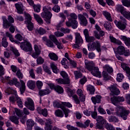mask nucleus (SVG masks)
I'll use <instances>...</instances> for the list:
<instances>
[{"mask_svg":"<svg viewBox=\"0 0 130 130\" xmlns=\"http://www.w3.org/2000/svg\"><path fill=\"white\" fill-rule=\"evenodd\" d=\"M105 126L106 129L107 130H115V128H114V127H113V125H112L111 124L107 123H106Z\"/></svg>","mask_w":130,"mask_h":130,"instance_id":"55","label":"nucleus"},{"mask_svg":"<svg viewBox=\"0 0 130 130\" xmlns=\"http://www.w3.org/2000/svg\"><path fill=\"white\" fill-rule=\"evenodd\" d=\"M50 93V90L48 89H40L39 91V95H40V96H45V95H48Z\"/></svg>","mask_w":130,"mask_h":130,"instance_id":"28","label":"nucleus"},{"mask_svg":"<svg viewBox=\"0 0 130 130\" xmlns=\"http://www.w3.org/2000/svg\"><path fill=\"white\" fill-rule=\"evenodd\" d=\"M32 8L34 9V12H36V13H39L41 10V6L39 4L38 5H34L32 6Z\"/></svg>","mask_w":130,"mask_h":130,"instance_id":"40","label":"nucleus"},{"mask_svg":"<svg viewBox=\"0 0 130 130\" xmlns=\"http://www.w3.org/2000/svg\"><path fill=\"white\" fill-rule=\"evenodd\" d=\"M48 56L50 57V59L52 60H54L55 61H56V60L58 59V57L54 53H50Z\"/></svg>","mask_w":130,"mask_h":130,"instance_id":"35","label":"nucleus"},{"mask_svg":"<svg viewBox=\"0 0 130 130\" xmlns=\"http://www.w3.org/2000/svg\"><path fill=\"white\" fill-rule=\"evenodd\" d=\"M6 37H8V38H9V40L10 41H11V42H15V43H16L17 44H19V43H20L19 42H18L17 41H16L15 39H14L13 35L11 34L9 32H6Z\"/></svg>","mask_w":130,"mask_h":130,"instance_id":"30","label":"nucleus"},{"mask_svg":"<svg viewBox=\"0 0 130 130\" xmlns=\"http://www.w3.org/2000/svg\"><path fill=\"white\" fill-rule=\"evenodd\" d=\"M29 77L31 78V79H36V76L35 75V73H34V70L32 69H30L29 71Z\"/></svg>","mask_w":130,"mask_h":130,"instance_id":"59","label":"nucleus"},{"mask_svg":"<svg viewBox=\"0 0 130 130\" xmlns=\"http://www.w3.org/2000/svg\"><path fill=\"white\" fill-rule=\"evenodd\" d=\"M37 58V64H43L44 63V58H42L41 56H38Z\"/></svg>","mask_w":130,"mask_h":130,"instance_id":"42","label":"nucleus"},{"mask_svg":"<svg viewBox=\"0 0 130 130\" xmlns=\"http://www.w3.org/2000/svg\"><path fill=\"white\" fill-rule=\"evenodd\" d=\"M36 86H37V87L38 88V89L40 90V89H41L42 88V87L43 86V82H42V81H41L40 80H38L36 82Z\"/></svg>","mask_w":130,"mask_h":130,"instance_id":"58","label":"nucleus"},{"mask_svg":"<svg viewBox=\"0 0 130 130\" xmlns=\"http://www.w3.org/2000/svg\"><path fill=\"white\" fill-rule=\"evenodd\" d=\"M0 80L2 83H6L7 82L9 85H11L12 86L15 85L17 88H20L19 89L21 94H23L26 91V84L24 81L22 80H20V82L18 81L17 78H13L11 80V77L6 76L5 79L2 76H0Z\"/></svg>","mask_w":130,"mask_h":130,"instance_id":"1","label":"nucleus"},{"mask_svg":"<svg viewBox=\"0 0 130 130\" xmlns=\"http://www.w3.org/2000/svg\"><path fill=\"white\" fill-rule=\"evenodd\" d=\"M14 93L18 106H19V107H20V108H23V102H22V100H21L20 98H19L18 95H17L16 91H14Z\"/></svg>","mask_w":130,"mask_h":130,"instance_id":"27","label":"nucleus"},{"mask_svg":"<svg viewBox=\"0 0 130 130\" xmlns=\"http://www.w3.org/2000/svg\"><path fill=\"white\" fill-rule=\"evenodd\" d=\"M50 68L54 74H58L59 73V70L57 68V65L55 62H52L50 63Z\"/></svg>","mask_w":130,"mask_h":130,"instance_id":"23","label":"nucleus"},{"mask_svg":"<svg viewBox=\"0 0 130 130\" xmlns=\"http://www.w3.org/2000/svg\"><path fill=\"white\" fill-rule=\"evenodd\" d=\"M27 86L31 89L33 90V89H35V86H36V82L35 81L33 80H29L27 83Z\"/></svg>","mask_w":130,"mask_h":130,"instance_id":"29","label":"nucleus"},{"mask_svg":"<svg viewBox=\"0 0 130 130\" xmlns=\"http://www.w3.org/2000/svg\"><path fill=\"white\" fill-rule=\"evenodd\" d=\"M70 18H69V21H72V20H76L78 19V16L75 13H71L70 15Z\"/></svg>","mask_w":130,"mask_h":130,"instance_id":"60","label":"nucleus"},{"mask_svg":"<svg viewBox=\"0 0 130 130\" xmlns=\"http://www.w3.org/2000/svg\"><path fill=\"white\" fill-rule=\"evenodd\" d=\"M20 48L22 50L28 52L32 51L33 48H32V45L30 42L25 41L24 42H22L20 43Z\"/></svg>","mask_w":130,"mask_h":130,"instance_id":"10","label":"nucleus"},{"mask_svg":"<svg viewBox=\"0 0 130 130\" xmlns=\"http://www.w3.org/2000/svg\"><path fill=\"white\" fill-rule=\"evenodd\" d=\"M125 51V49L122 46H120L117 48V52L120 55H123L124 52Z\"/></svg>","mask_w":130,"mask_h":130,"instance_id":"37","label":"nucleus"},{"mask_svg":"<svg viewBox=\"0 0 130 130\" xmlns=\"http://www.w3.org/2000/svg\"><path fill=\"white\" fill-rule=\"evenodd\" d=\"M59 17H60V18H61L62 20H61L59 24L57 25V27H61V26L62 25V23H64L67 19V17H66V15H64V14H63V13H60L59 14Z\"/></svg>","mask_w":130,"mask_h":130,"instance_id":"24","label":"nucleus"},{"mask_svg":"<svg viewBox=\"0 0 130 130\" xmlns=\"http://www.w3.org/2000/svg\"><path fill=\"white\" fill-rule=\"evenodd\" d=\"M109 122H118L119 120L118 118L115 116H112L109 118Z\"/></svg>","mask_w":130,"mask_h":130,"instance_id":"47","label":"nucleus"},{"mask_svg":"<svg viewBox=\"0 0 130 130\" xmlns=\"http://www.w3.org/2000/svg\"><path fill=\"white\" fill-rule=\"evenodd\" d=\"M2 45L5 48L8 47V45H9V43L7 41V38L6 37H3L2 39Z\"/></svg>","mask_w":130,"mask_h":130,"instance_id":"45","label":"nucleus"},{"mask_svg":"<svg viewBox=\"0 0 130 130\" xmlns=\"http://www.w3.org/2000/svg\"><path fill=\"white\" fill-rule=\"evenodd\" d=\"M34 17L39 24H40V25H42V24H43V19H42V18H41L40 16H39L38 14H34Z\"/></svg>","mask_w":130,"mask_h":130,"instance_id":"31","label":"nucleus"},{"mask_svg":"<svg viewBox=\"0 0 130 130\" xmlns=\"http://www.w3.org/2000/svg\"><path fill=\"white\" fill-rule=\"evenodd\" d=\"M43 69L44 70V72L45 73H47V74H48L49 75H51V71H50V69H49V68H48L46 64H44L43 66Z\"/></svg>","mask_w":130,"mask_h":130,"instance_id":"51","label":"nucleus"},{"mask_svg":"<svg viewBox=\"0 0 130 130\" xmlns=\"http://www.w3.org/2000/svg\"><path fill=\"white\" fill-rule=\"evenodd\" d=\"M55 91H56L59 94H61V93H63V88H62V87H61V86H60L59 85H57V86H56Z\"/></svg>","mask_w":130,"mask_h":130,"instance_id":"53","label":"nucleus"},{"mask_svg":"<svg viewBox=\"0 0 130 130\" xmlns=\"http://www.w3.org/2000/svg\"><path fill=\"white\" fill-rule=\"evenodd\" d=\"M63 102L55 101L53 102V106L56 108H60L62 110V111L64 112L65 117H68L69 116V113L71 112V111H70L69 109H67L66 107L63 106Z\"/></svg>","mask_w":130,"mask_h":130,"instance_id":"5","label":"nucleus"},{"mask_svg":"<svg viewBox=\"0 0 130 130\" xmlns=\"http://www.w3.org/2000/svg\"><path fill=\"white\" fill-rule=\"evenodd\" d=\"M25 106L30 110H34V102L32 99L27 98L26 101L24 103Z\"/></svg>","mask_w":130,"mask_h":130,"instance_id":"14","label":"nucleus"},{"mask_svg":"<svg viewBox=\"0 0 130 130\" xmlns=\"http://www.w3.org/2000/svg\"><path fill=\"white\" fill-rule=\"evenodd\" d=\"M88 48L89 51H94V50H96L98 52H101L102 50L101 49V44L98 41L93 42L91 45H88Z\"/></svg>","mask_w":130,"mask_h":130,"instance_id":"7","label":"nucleus"},{"mask_svg":"<svg viewBox=\"0 0 130 130\" xmlns=\"http://www.w3.org/2000/svg\"><path fill=\"white\" fill-rule=\"evenodd\" d=\"M55 115L57 117H63V112L59 109H57L55 111Z\"/></svg>","mask_w":130,"mask_h":130,"instance_id":"38","label":"nucleus"},{"mask_svg":"<svg viewBox=\"0 0 130 130\" xmlns=\"http://www.w3.org/2000/svg\"><path fill=\"white\" fill-rule=\"evenodd\" d=\"M34 50L35 52L31 53V55L34 58H37L38 56L40 55L41 53V46L36 44L34 45Z\"/></svg>","mask_w":130,"mask_h":130,"instance_id":"13","label":"nucleus"},{"mask_svg":"<svg viewBox=\"0 0 130 130\" xmlns=\"http://www.w3.org/2000/svg\"><path fill=\"white\" fill-rule=\"evenodd\" d=\"M108 90L110 91V94L112 96H115L116 95H119L120 94V91L116 86L114 85H111L107 88Z\"/></svg>","mask_w":130,"mask_h":130,"instance_id":"12","label":"nucleus"},{"mask_svg":"<svg viewBox=\"0 0 130 130\" xmlns=\"http://www.w3.org/2000/svg\"><path fill=\"white\" fill-rule=\"evenodd\" d=\"M87 90L89 91V92L93 94L94 93H95V88H94V86L91 85H88L87 86Z\"/></svg>","mask_w":130,"mask_h":130,"instance_id":"44","label":"nucleus"},{"mask_svg":"<svg viewBox=\"0 0 130 130\" xmlns=\"http://www.w3.org/2000/svg\"><path fill=\"white\" fill-rule=\"evenodd\" d=\"M15 8L17 10L18 14H23L24 9H23V5L19 3L15 4Z\"/></svg>","mask_w":130,"mask_h":130,"instance_id":"22","label":"nucleus"},{"mask_svg":"<svg viewBox=\"0 0 130 130\" xmlns=\"http://www.w3.org/2000/svg\"><path fill=\"white\" fill-rule=\"evenodd\" d=\"M111 101L114 105H117L118 102L117 101V96H113L111 98Z\"/></svg>","mask_w":130,"mask_h":130,"instance_id":"57","label":"nucleus"},{"mask_svg":"<svg viewBox=\"0 0 130 130\" xmlns=\"http://www.w3.org/2000/svg\"><path fill=\"white\" fill-rule=\"evenodd\" d=\"M61 63L62 66H64V68L65 69H68L69 67L68 64H69V61L66 58H63L62 60L61 61Z\"/></svg>","mask_w":130,"mask_h":130,"instance_id":"43","label":"nucleus"},{"mask_svg":"<svg viewBox=\"0 0 130 130\" xmlns=\"http://www.w3.org/2000/svg\"><path fill=\"white\" fill-rule=\"evenodd\" d=\"M75 35V44L73 45V48H77L79 49L80 47L82 46V44L84 43V40L83 38L81 36V34L79 32H76Z\"/></svg>","mask_w":130,"mask_h":130,"instance_id":"6","label":"nucleus"},{"mask_svg":"<svg viewBox=\"0 0 130 130\" xmlns=\"http://www.w3.org/2000/svg\"><path fill=\"white\" fill-rule=\"evenodd\" d=\"M120 21H118L116 20L114 21L116 27L120 29V30H124L126 28V19L122 17H120Z\"/></svg>","mask_w":130,"mask_h":130,"instance_id":"9","label":"nucleus"},{"mask_svg":"<svg viewBox=\"0 0 130 130\" xmlns=\"http://www.w3.org/2000/svg\"><path fill=\"white\" fill-rule=\"evenodd\" d=\"M116 10L119 13H121L122 15H123V13L125 12L124 11V7L122 5H117L116 6Z\"/></svg>","mask_w":130,"mask_h":130,"instance_id":"33","label":"nucleus"},{"mask_svg":"<svg viewBox=\"0 0 130 130\" xmlns=\"http://www.w3.org/2000/svg\"><path fill=\"white\" fill-rule=\"evenodd\" d=\"M128 114H129V111L125 109L123 107L117 106L115 109V115L118 117H121L123 120L127 119Z\"/></svg>","mask_w":130,"mask_h":130,"instance_id":"3","label":"nucleus"},{"mask_svg":"<svg viewBox=\"0 0 130 130\" xmlns=\"http://www.w3.org/2000/svg\"><path fill=\"white\" fill-rule=\"evenodd\" d=\"M78 19L80 20L81 22V24L83 26H86L88 25V20H87V18L84 16V15L82 14L78 15Z\"/></svg>","mask_w":130,"mask_h":130,"instance_id":"15","label":"nucleus"},{"mask_svg":"<svg viewBox=\"0 0 130 130\" xmlns=\"http://www.w3.org/2000/svg\"><path fill=\"white\" fill-rule=\"evenodd\" d=\"M103 15L108 22H112V18H111V14L110 13L106 11H103Z\"/></svg>","mask_w":130,"mask_h":130,"instance_id":"25","label":"nucleus"},{"mask_svg":"<svg viewBox=\"0 0 130 130\" xmlns=\"http://www.w3.org/2000/svg\"><path fill=\"white\" fill-rule=\"evenodd\" d=\"M43 10L44 12L41 13L42 18H44V20L47 24H50L51 22V18L52 17V13L50 12V11H51V8H47L45 6L43 7Z\"/></svg>","mask_w":130,"mask_h":130,"instance_id":"4","label":"nucleus"},{"mask_svg":"<svg viewBox=\"0 0 130 130\" xmlns=\"http://www.w3.org/2000/svg\"><path fill=\"white\" fill-rule=\"evenodd\" d=\"M10 120L15 123V124H19V118L16 116H11L9 118Z\"/></svg>","mask_w":130,"mask_h":130,"instance_id":"34","label":"nucleus"},{"mask_svg":"<svg viewBox=\"0 0 130 130\" xmlns=\"http://www.w3.org/2000/svg\"><path fill=\"white\" fill-rule=\"evenodd\" d=\"M95 125L96 129H103V124L104 123H101L100 122H98Z\"/></svg>","mask_w":130,"mask_h":130,"instance_id":"54","label":"nucleus"},{"mask_svg":"<svg viewBox=\"0 0 130 130\" xmlns=\"http://www.w3.org/2000/svg\"><path fill=\"white\" fill-rule=\"evenodd\" d=\"M52 120L51 119H46L45 124V130H61V129L57 127L56 126H53L52 127Z\"/></svg>","mask_w":130,"mask_h":130,"instance_id":"11","label":"nucleus"},{"mask_svg":"<svg viewBox=\"0 0 130 130\" xmlns=\"http://www.w3.org/2000/svg\"><path fill=\"white\" fill-rule=\"evenodd\" d=\"M104 27L106 28V30H107L108 31H111V30H112V25H111V23L106 21L105 23L104 24Z\"/></svg>","mask_w":130,"mask_h":130,"instance_id":"32","label":"nucleus"},{"mask_svg":"<svg viewBox=\"0 0 130 130\" xmlns=\"http://www.w3.org/2000/svg\"><path fill=\"white\" fill-rule=\"evenodd\" d=\"M27 27L28 31H32L34 29V24L32 22L29 21L27 22Z\"/></svg>","mask_w":130,"mask_h":130,"instance_id":"50","label":"nucleus"},{"mask_svg":"<svg viewBox=\"0 0 130 130\" xmlns=\"http://www.w3.org/2000/svg\"><path fill=\"white\" fill-rule=\"evenodd\" d=\"M85 68L90 72L94 77H99L101 75L98 67H94V62L93 61H89L88 60L85 59L84 61Z\"/></svg>","mask_w":130,"mask_h":130,"instance_id":"2","label":"nucleus"},{"mask_svg":"<svg viewBox=\"0 0 130 130\" xmlns=\"http://www.w3.org/2000/svg\"><path fill=\"white\" fill-rule=\"evenodd\" d=\"M124 78V76L121 73H119L117 75V81L118 82H122V80Z\"/></svg>","mask_w":130,"mask_h":130,"instance_id":"56","label":"nucleus"},{"mask_svg":"<svg viewBox=\"0 0 130 130\" xmlns=\"http://www.w3.org/2000/svg\"><path fill=\"white\" fill-rule=\"evenodd\" d=\"M121 67L123 71H124L127 74H130V68L128 64L125 63H121Z\"/></svg>","mask_w":130,"mask_h":130,"instance_id":"26","label":"nucleus"},{"mask_svg":"<svg viewBox=\"0 0 130 130\" xmlns=\"http://www.w3.org/2000/svg\"><path fill=\"white\" fill-rule=\"evenodd\" d=\"M34 121L32 119H28L26 121V129L32 130L33 126H34Z\"/></svg>","mask_w":130,"mask_h":130,"instance_id":"20","label":"nucleus"},{"mask_svg":"<svg viewBox=\"0 0 130 130\" xmlns=\"http://www.w3.org/2000/svg\"><path fill=\"white\" fill-rule=\"evenodd\" d=\"M49 39L52 41L54 43H56V42H57L58 40H57L56 39V38L55 37V35H50L49 36Z\"/></svg>","mask_w":130,"mask_h":130,"instance_id":"62","label":"nucleus"},{"mask_svg":"<svg viewBox=\"0 0 130 130\" xmlns=\"http://www.w3.org/2000/svg\"><path fill=\"white\" fill-rule=\"evenodd\" d=\"M35 34L36 35H44L46 34V30L42 27H39L35 30Z\"/></svg>","mask_w":130,"mask_h":130,"instance_id":"19","label":"nucleus"},{"mask_svg":"<svg viewBox=\"0 0 130 130\" xmlns=\"http://www.w3.org/2000/svg\"><path fill=\"white\" fill-rule=\"evenodd\" d=\"M78 26H79L78 21L76 20H71V27L73 29H77V28H78Z\"/></svg>","mask_w":130,"mask_h":130,"instance_id":"39","label":"nucleus"},{"mask_svg":"<svg viewBox=\"0 0 130 130\" xmlns=\"http://www.w3.org/2000/svg\"><path fill=\"white\" fill-rule=\"evenodd\" d=\"M121 3L124 7L130 8V0H121Z\"/></svg>","mask_w":130,"mask_h":130,"instance_id":"52","label":"nucleus"},{"mask_svg":"<svg viewBox=\"0 0 130 130\" xmlns=\"http://www.w3.org/2000/svg\"><path fill=\"white\" fill-rule=\"evenodd\" d=\"M67 91L69 97H73L75 95V93H76V90L70 88H67Z\"/></svg>","mask_w":130,"mask_h":130,"instance_id":"41","label":"nucleus"},{"mask_svg":"<svg viewBox=\"0 0 130 130\" xmlns=\"http://www.w3.org/2000/svg\"><path fill=\"white\" fill-rule=\"evenodd\" d=\"M56 82H57L58 84H62L63 85H69L70 83H71V80H70V78H68L66 79H63L62 78H59L56 80Z\"/></svg>","mask_w":130,"mask_h":130,"instance_id":"16","label":"nucleus"},{"mask_svg":"<svg viewBox=\"0 0 130 130\" xmlns=\"http://www.w3.org/2000/svg\"><path fill=\"white\" fill-rule=\"evenodd\" d=\"M2 19L3 21V27L4 29H8L13 23H15L14 18L11 15L8 16V19H7L5 16H3Z\"/></svg>","mask_w":130,"mask_h":130,"instance_id":"8","label":"nucleus"},{"mask_svg":"<svg viewBox=\"0 0 130 130\" xmlns=\"http://www.w3.org/2000/svg\"><path fill=\"white\" fill-rule=\"evenodd\" d=\"M67 128L68 130H79L78 128L74 127V126H72L71 124H68L67 125Z\"/></svg>","mask_w":130,"mask_h":130,"instance_id":"64","label":"nucleus"},{"mask_svg":"<svg viewBox=\"0 0 130 130\" xmlns=\"http://www.w3.org/2000/svg\"><path fill=\"white\" fill-rule=\"evenodd\" d=\"M37 110L39 114H42V115H43L45 117H46V116L48 115V112L47 109H42L40 107H38Z\"/></svg>","mask_w":130,"mask_h":130,"instance_id":"18","label":"nucleus"},{"mask_svg":"<svg viewBox=\"0 0 130 130\" xmlns=\"http://www.w3.org/2000/svg\"><path fill=\"white\" fill-rule=\"evenodd\" d=\"M101 98H102V97L100 95L92 96L91 97V101L93 104L95 105L97 103H100V102H101Z\"/></svg>","mask_w":130,"mask_h":130,"instance_id":"21","label":"nucleus"},{"mask_svg":"<svg viewBox=\"0 0 130 130\" xmlns=\"http://www.w3.org/2000/svg\"><path fill=\"white\" fill-rule=\"evenodd\" d=\"M74 75L75 77V79L78 80V79L80 78L81 77H83V74L80 72L78 71H74Z\"/></svg>","mask_w":130,"mask_h":130,"instance_id":"48","label":"nucleus"},{"mask_svg":"<svg viewBox=\"0 0 130 130\" xmlns=\"http://www.w3.org/2000/svg\"><path fill=\"white\" fill-rule=\"evenodd\" d=\"M103 69L105 72H108V73H110L113 72V69L108 64H106L103 67Z\"/></svg>","mask_w":130,"mask_h":130,"instance_id":"36","label":"nucleus"},{"mask_svg":"<svg viewBox=\"0 0 130 130\" xmlns=\"http://www.w3.org/2000/svg\"><path fill=\"white\" fill-rule=\"evenodd\" d=\"M123 15L124 16V17L126 18V19H127V20H129L130 19V12L129 11H125Z\"/></svg>","mask_w":130,"mask_h":130,"instance_id":"63","label":"nucleus"},{"mask_svg":"<svg viewBox=\"0 0 130 130\" xmlns=\"http://www.w3.org/2000/svg\"><path fill=\"white\" fill-rule=\"evenodd\" d=\"M10 50L13 52L15 56H20V53H19L18 50H17V49L15 48L14 47H11Z\"/></svg>","mask_w":130,"mask_h":130,"instance_id":"49","label":"nucleus"},{"mask_svg":"<svg viewBox=\"0 0 130 130\" xmlns=\"http://www.w3.org/2000/svg\"><path fill=\"white\" fill-rule=\"evenodd\" d=\"M77 94L79 96L80 100L81 102H84L86 100V96L83 93V90L81 89H78L77 91Z\"/></svg>","mask_w":130,"mask_h":130,"instance_id":"17","label":"nucleus"},{"mask_svg":"<svg viewBox=\"0 0 130 130\" xmlns=\"http://www.w3.org/2000/svg\"><path fill=\"white\" fill-rule=\"evenodd\" d=\"M24 16L25 18V19L26 20L27 23L31 22V21H32V17L31 16V15H30L29 13H25Z\"/></svg>","mask_w":130,"mask_h":130,"instance_id":"46","label":"nucleus"},{"mask_svg":"<svg viewBox=\"0 0 130 130\" xmlns=\"http://www.w3.org/2000/svg\"><path fill=\"white\" fill-rule=\"evenodd\" d=\"M72 97L73 98V100H74L76 104H80V100H79V98L78 97V95H77V94H74Z\"/></svg>","mask_w":130,"mask_h":130,"instance_id":"61","label":"nucleus"}]
</instances>
